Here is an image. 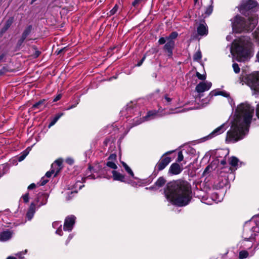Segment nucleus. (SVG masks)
<instances>
[{"instance_id": "29", "label": "nucleus", "mask_w": 259, "mask_h": 259, "mask_svg": "<svg viewBox=\"0 0 259 259\" xmlns=\"http://www.w3.org/2000/svg\"><path fill=\"white\" fill-rule=\"evenodd\" d=\"M91 167L90 166L88 168V170L87 172H91ZM90 179H95V177L94 176L91 175H88V173H87L85 175V176L84 177H83L81 178V181H82V183H84L85 182V180Z\"/></svg>"}, {"instance_id": "48", "label": "nucleus", "mask_w": 259, "mask_h": 259, "mask_svg": "<svg viewBox=\"0 0 259 259\" xmlns=\"http://www.w3.org/2000/svg\"><path fill=\"white\" fill-rule=\"evenodd\" d=\"M117 10V8L116 6H115L110 11V14L113 15L114 14Z\"/></svg>"}, {"instance_id": "18", "label": "nucleus", "mask_w": 259, "mask_h": 259, "mask_svg": "<svg viewBox=\"0 0 259 259\" xmlns=\"http://www.w3.org/2000/svg\"><path fill=\"white\" fill-rule=\"evenodd\" d=\"M36 208H37L35 206V203L32 202L30 204V205L26 213V218L28 221H30L32 219Z\"/></svg>"}, {"instance_id": "60", "label": "nucleus", "mask_w": 259, "mask_h": 259, "mask_svg": "<svg viewBox=\"0 0 259 259\" xmlns=\"http://www.w3.org/2000/svg\"><path fill=\"white\" fill-rule=\"evenodd\" d=\"M4 175V173L0 172V178H1Z\"/></svg>"}, {"instance_id": "21", "label": "nucleus", "mask_w": 259, "mask_h": 259, "mask_svg": "<svg viewBox=\"0 0 259 259\" xmlns=\"http://www.w3.org/2000/svg\"><path fill=\"white\" fill-rule=\"evenodd\" d=\"M12 236V232L9 230L4 231L0 233V241H6Z\"/></svg>"}, {"instance_id": "22", "label": "nucleus", "mask_w": 259, "mask_h": 259, "mask_svg": "<svg viewBox=\"0 0 259 259\" xmlns=\"http://www.w3.org/2000/svg\"><path fill=\"white\" fill-rule=\"evenodd\" d=\"M31 30V27L30 26L25 29V30L24 31L23 33L22 34L21 39L19 40L20 44H21L24 41V40L25 39V38L27 37V36L30 33Z\"/></svg>"}, {"instance_id": "53", "label": "nucleus", "mask_w": 259, "mask_h": 259, "mask_svg": "<svg viewBox=\"0 0 259 259\" xmlns=\"http://www.w3.org/2000/svg\"><path fill=\"white\" fill-rule=\"evenodd\" d=\"M232 39H233V37L231 35H228L226 37V39L228 41H231Z\"/></svg>"}, {"instance_id": "34", "label": "nucleus", "mask_w": 259, "mask_h": 259, "mask_svg": "<svg viewBox=\"0 0 259 259\" xmlns=\"http://www.w3.org/2000/svg\"><path fill=\"white\" fill-rule=\"evenodd\" d=\"M202 58V55L200 51H197L193 56V59L195 61H199L201 60Z\"/></svg>"}, {"instance_id": "35", "label": "nucleus", "mask_w": 259, "mask_h": 259, "mask_svg": "<svg viewBox=\"0 0 259 259\" xmlns=\"http://www.w3.org/2000/svg\"><path fill=\"white\" fill-rule=\"evenodd\" d=\"M28 153H29V151H28L27 150L24 151L20 156L18 157V158H17L19 162L23 161L25 158L26 156L28 154Z\"/></svg>"}, {"instance_id": "36", "label": "nucleus", "mask_w": 259, "mask_h": 259, "mask_svg": "<svg viewBox=\"0 0 259 259\" xmlns=\"http://www.w3.org/2000/svg\"><path fill=\"white\" fill-rule=\"evenodd\" d=\"M107 166L114 169H116L117 166L115 163L113 161H108L106 164Z\"/></svg>"}, {"instance_id": "24", "label": "nucleus", "mask_w": 259, "mask_h": 259, "mask_svg": "<svg viewBox=\"0 0 259 259\" xmlns=\"http://www.w3.org/2000/svg\"><path fill=\"white\" fill-rule=\"evenodd\" d=\"M239 160L237 158L234 156H232L230 158L229 163L231 166L237 169L238 166Z\"/></svg>"}, {"instance_id": "27", "label": "nucleus", "mask_w": 259, "mask_h": 259, "mask_svg": "<svg viewBox=\"0 0 259 259\" xmlns=\"http://www.w3.org/2000/svg\"><path fill=\"white\" fill-rule=\"evenodd\" d=\"M136 180H137V182L133 181V180H131V179H127L126 181L125 182V183L130 184L131 186L133 187H136L137 186H140V180L138 178V179H135Z\"/></svg>"}, {"instance_id": "31", "label": "nucleus", "mask_w": 259, "mask_h": 259, "mask_svg": "<svg viewBox=\"0 0 259 259\" xmlns=\"http://www.w3.org/2000/svg\"><path fill=\"white\" fill-rule=\"evenodd\" d=\"M165 183V180L163 177H160L155 182V185L158 188L163 186Z\"/></svg>"}, {"instance_id": "41", "label": "nucleus", "mask_w": 259, "mask_h": 259, "mask_svg": "<svg viewBox=\"0 0 259 259\" xmlns=\"http://www.w3.org/2000/svg\"><path fill=\"white\" fill-rule=\"evenodd\" d=\"M233 68L234 72L236 73H238L239 72V71H240V68H239V66L237 64L234 63L233 64Z\"/></svg>"}, {"instance_id": "14", "label": "nucleus", "mask_w": 259, "mask_h": 259, "mask_svg": "<svg viewBox=\"0 0 259 259\" xmlns=\"http://www.w3.org/2000/svg\"><path fill=\"white\" fill-rule=\"evenodd\" d=\"M175 46V41L174 40H167V42L164 46L163 49L166 55L169 57L172 56V50Z\"/></svg>"}, {"instance_id": "30", "label": "nucleus", "mask_w": 259, "mask_h": 259, "mask_svg": "<svg viewBox=\"0 0 259 259\" xmlns=\"http://www.w3.org/2000/svg\"><path fill=\"white\" fill-rule=\"evenodd\" d=\"M63 113H59L58 114H57L54 118L51 121V122L50 123L49 125V127H51L52 126L54 125L56 123V122L58 120V119L62 116H63Z\"/></svg>"}, {"instance_id": "7", "label": "nucleus", "mask_w": 259, "mask_h": 259, "mask_svg": "<svg viewBox=\"0 0 259 259\" xmlns=\"http://www.w3.org/2000/svg\"><path fill=\"white\" fill-rule=\"evenodd\" d=\"M255 234L252 233L251 230H246L243 234V239L239 242L238 245L240 248L249 249L255 241Z\"/></svg>"}, {"instance_id": "50", "label": "nucleus", "mask_w": 259, "mask_h": 259, "mask_svg": "<svg viewBox=\"0 0 259 259\" xmlns=\"http://www.w3.org/2000/svg\"><path fill=\"white\" fill-rule=\"evenodd\" d=\"M36 187V185L34 183H32L31 184H30L28 187V190H31V189H33L34 188H35Z\"/></svg>"}, {"instance_id": "19", "label": "nucleus", "mask_w": 259, "mask_h": 259, "mask_svg": "<svg viewBox=\"0 0 259 259\" xmlns=\"http://www.w3.org/2000/svg\"><path fill=\"white\" fill-rule=\"evenodd\" d=\"M156 114V112L155 111H150L147 113L143 119H140L139 120H137L136 123L135 124V125H138L145 121H148L153 118Z\"/></svg>"}, {"instance_id": "56", "label": "nucleus", "mask_w": 259, "mask_h": 259, "mask_svg": "<svg viewBox=\"0 0 259 259\" xmlns=\"http://www.w3.org/2000/svg\"><path fill=\"white\" fill-rule=\"evenodd\" d=\"M164 99L167 103H169L171 100V99L167 96H165Z\"/></svg>"}, {"instance_id": "47", "label": "nucleus", "mask_w": 259, "mask_h": 259, "mask_svg": "<svg viewBox=\"0 0 259 259\" xmlns=\"http://www.w3.org/2000/svg\"><path fill=\"white\" fill-rule=\"evenodd\" d=\"M66 162L68 164L72 165L74 163V160L71 157H68L66 159Z\"/></svg>"}, {"instance_id": "4", "label": "nucleus", "mask_w": 259, "mask_h": 259, "mask_svg": "<svg viewBox=\"0 0 259 259\" xmlns=\"http://www.w3.org/2000/svg\"><path fill=\"white\" fill-rule=\"evenodd\" d=\"M233 31L236 33L252 30L258 22L257 16L248 17V21L242 17L237 15L231 20Z\"/></svg>"}, {"instance_id": "28", "label": "nucleus", "mask_w": 259, "mask_h": 259, "mask_svg": "<svg viewBox=\"0 0 259 259\" xmlns=\"http://www.w3.org/2000/svg\"><path fill=\"white\" fill-rule=\"evenodd\" d=\"M45 100H40L39 102L34 104L33 105L32 107L34 109H36V108L43 109L45 107Z\"/></svg>"}, {"instance_id": "26", "label": "nucleus", "mask_w": 259, "mask_h": 259, "mask_svg": "<svg viewBox=\"0 0 259 259\" xmlns=\"http://www.w3.org/2000/svg\"><path fill=\"white\" fill-rule=\"evenodd\" d=\"M122 165L126 172L131 176L132 178L134 179H138V178L134 176V174L131 168L125 162H122Z\"/></svg>"}, {"instance_id": "63", "label": "nucleus", "mask_w": 259, "mask_h": 259, "mask_svg": "<svg viewBox=\"0 0 259 259\" xmlns=\"http://www.w3.org/2000/svg\"><path fill=\"white\" fill-rule=\"evenodd\" d=\"M194 1H195V3H196L198 1V0H194Z\"/></svg>"}, {"instance_id": "62", "label": "nucleus", "mask_w": 259, "mask_h": 259, "mask_svg": "<svg viewBox=\"0 0 259 259\" xmlns=\"http://www.w3.org/2000/svg\"><path fill=\"white\" fill-rule=\"evenodd\" d=\"M63 50H60L59 52H58V54L60 53Z\"/></svg>"}, {"instance_id": "1", "label": "nucleus", "mask_w": 259, "mask_h": 259, "mask_svg": "<svg viewBox=\"0 0 259 259\" xmlns=\"http://www.w3.org/2000/svg\"><path fill=\"white\" fill-rule=\"evenodd\" d=\"M254 109L247 103L238 105L231 121V128L227 133V143H235L247 134Z\"/></svg>"}, {"instance_id": "20", "label": "nucleus", "mask_w": 259, "mask_h": 259, "mask_svg": "<svg viewBox=\"0 0 259 259\" xmlns=\"http://www.w3.org/2000/svg\"><path fill=\"white\" fill-rule=\"evenodd\" d=\"M254 251L252 250L248 251L247 249H242L239 252L238 257L239 259H245L253 255Z\"/></svg>"}, {"instance_id": "52", "label": "nucleus", "mask_w": 259, "mask_h": 259, "mask_svg": "<svg viewBox=\"0 0 259 259\" xmlns=\"http://www.w3.org/2000/svg\"><path fill=\"white\" fill-rule=\"evenodd\" d=\"M77 104H78V102H77L75 104H74V105H71V106H69V107H68V108L66 109V110H70V109H72V108H73L75 107H76V105H77Z\"/></svg>"}, {"instance_id": "9", "label": "nucleus", "mask_w": 259, "mask_h": 259, "mask_svg": "<svg viewBox=\"0 0 259 259\" xmlns=\"http://www.w3.org/2000/svg\"><path fill=\"white\" fill-rule=\"evenodd\" d=\"M170 153L171 152H167L165 153L157 162L156 166L158 170L163 169L170 162L171 158L169 157L164 156L165 155Z\"/></svg>"}, {"instance_id": "2", "label": "nucleus", "mask_w": 259, "mask_h": 259, "mask_svg": "<svg viewBox=\"0 0 259 259\" xmlns=\"http://www.w3.org/2000/svg\"><path fill=\"white\" fill-rule=\"evenodd\" d=\"M191 192L190 186L184 182L169 183L164 191L167 201L179 206H184L189 203Z\"/></svg>"}, {"instance_id": "38", "label": "nucleus", "mask_w": 259, "mask_h": 259, "mask_svg": "<svg viewBox=\"0 0 259 259\" xmlns=\"http://www.w3.org/2000/svg\"><path fill=\"white\" fill-rule=\"evenodd\" d=\"M253 35L255 40L259 44V27L253 33Z\"/></svg>"}, {"instance_id": "37", "label": "nucleus", "mask_w": 259, "mask_h": 259, "mask_svg": "<svg viewBox=\"0 0 259 259\" xmlns=\"http://www.w3.org/2000/svg\"><path fill=\"white\" fill-rule=\"evenodd\" d=\"M178 35V33L176 32H172L168 37H166L167 40H173L174 39L176 38Z\"/></svg>"}, {"instance_id": "40", "label": "nucleus", "mask_w": 259, "mask_h": 259, "mask_svg": "<svg viewBox=\"0 0 259 259\" xmlns=\"http://www.w3.org/2000/svg\"><path fill=\"white\" fill-rule=\"evenodd\" d=\"M184 159V156L183 155V153L182 151H179L178 152V158H177V162H181Z\"/></svg>"}, {"instance_id": "33", "label": "nucleus", "mask_w": 259, "mask_h": 259, "mask_svg": "<svg viewBox=\"0 0 259 259\" xmlns=\"http://www.w3.org/2000/svg\"><path fill=\"white\" fill-rule=\"evenodd\" d=\"M186 151L188 154L190 155V159H191L192 158L193 156L195 155L196 153V151L195 149H194L193 148L191 147H189L187 149Z\"/></svg>"}, {"instance_id": "11", "label": "nucleus", "mask_w": 259, "mask_h": 259, "mask_svg": "<svg viewBox=\"0 0 259 259\" xmlns=\"http://www.w3.org/2000/svg\"><path fill=\"white\" fill-rule=\"evenodd\" d=\"M75 221V217L74 215H70L66 217L64 224V230L71 231L73 228Z\"/></svg>"}, {"instance_id": "5", "label": "nucleus", "mask_w": 259, "mask_h": 259, "mask_svg": "<svg viewBox=\"0 0 259 259\" xmlns=\"http://www.w3.org/2000/svg\"><path fill=\"white\" fill-rule=\"evenodd\" d=\"M241 82L249 86L255 93H259V72H254L243 76Z\"/></svg>"}, {"instance_id": "45", "label": "nucleus", "mask_w": 259, "mask_h": 259, "mask_svg": "<svg viewBox=\"0 0 259 259\" xmlns=\"http://www.w3.org/2000/svg\"><path fill=\"white\" fill-rule=\"evenodd\" d=\"M116 159V155L115 154H112L110 155V156L108 157V161H113L114 162V161Z\"/></svg>"}, {"instance_id": "49", "label": "nucleus", "mask_w": 259, "mask_h": 259, "mask_svg": "<svg viewBox=\"0 0 259 259\" xmlns=\"http://www.w3.org/2000/svg\"><path fill=\"white\" fill-rule=\"evenodd\" d=\"M145 56H144L142 59L138 62V63L137 64V66H140L142 65V64L143 63V62H144V61L145 60Z\"/></svg>"}, {"instance_id": "46", "label": "nucleus", "mask_w": 259, "mask_h": 259, "mask_svg": "<svg viewBox=\"0 0 259 259\" xmlns=\"http://www.w3.org/2000/svg\"><path fill=\"white\" fill-rule=\"evenodd\" d=\"M158 42L160 45L164 44L165 42H167L166 37H161L158 40Z\"/></svg>"}, {"instance_id": "15", "label": "nucleus", "mask_w": 259, "mask_h": 259, "mask_svg": "<svg viewBox=\"0 0 259 259\" xmlns=\"http://www.w3.org/2000/svg\"><path fill=\"white\" fill-rule=\"evenodd\" d=\"M182 171V168L177 163H172L168 170V172L171 175H176L179 174Z\"/></svg>"}, {"instance_id": "59", "label": "nucleus", "mask_w": 259, "mask_h": 259, "mask_svg": "<svg viewBox=\"0 0 259 259\" xmlns=\"http://www.w3.org/2000/svg\"><path fill=\"white\" fill-rule=\"evenodd\" d=\"M39 55V52L38 51H37V52H36V56H38Z\"/></svg>"}, {"instance_id": "16", "label": "nucleus", "mask_w": 259, "mask_h": 259, "mask_svg": "<svg viewBox=\"0 0 259 259\" xmlns=\"http://www.w3.org/2000/svg\"><path fill=\"white\" fill-rule=\"evenodd\" d=\"M112 174L113 180L125 183L127 178L124 175L116 170H113Z\"/></svg>"}, {"instance_id": "8", "label": "nucleus", "mask_w": 259, "mask_h": 259, "mask_svg": "<svg viewBox=\"0 0 259 259\" xmlns=\"http://www.w3.org/2000/svg\"><path fill=\"white\" fill-rule=\"evenodd\" d=\"M62 161L60 159L56 160L52 164L51 170L46 172L45 176L43 177L40 182L39 185H45L48 181L53 174L56 176L62 168Z\"/></svg>"}, {"instance_id": "44", "label": "nucleus", "mask_w": 259, "mask_h": 259, "mask_svg": "<svg viewBox=\"0 0 259 259\" xmlns=\"http://www.w3.org/2000/svg\"><path fill=\"white\" fill-rule=\"evenodd\" d=\"M13 22V18H10L8 20V21L6 22V24L7 29L11 25Z\"/></svg>"}, {"instance_id": "54", "label": "nucleus", "mask_w": 259, "mask_h": 259, "mask_svg": "<svg viewBox=\"0 0 259 259\" xmlns=\"http://www.w3.org/2000/svg\"><path fill=\"white\" fill-rule=\"evenodd\" d=\"M73 235L72 234H70L68 237L67 240L66 241V244H67L69 241L72 238Z\"/></svg>"}, {"instance_id": "61", "label": "nucleus", "mask_w": 259, "mask_h": 259, "mask_svg": "<svg viewBox=\"0 0 259 259\" xmlns=\"http://www.w3.org/2000/svg\"><path fill=\"white\" fill-rule=\"evenodd\" d=\"M3 58V57L2 56H0V60H2Z\"/></svg>"}, {"instance_id": "32", "label": "nucleus", "mask_w": 259, "mask_h": 259, "mask_svg": "<svg viewBox=\"0 0 259 259\" xmlns=\"http://www.w3.org/2000/svg\"><path fill=\"white\" fill-rule=\"evenodd\" d=\"M80 183L81 182L79 180H78L74 186L75 190L71 191V194H73V193H77V189L80 190L82 187L84 186V185H81Z\"/></svg>"}, {"instance_id": "42", "label": "nucleus", "mask_w": 259, "mask_h": 259, "mask_svg": "<svg viewBox=\"0 0 259 259\" xmlns=\"http://www.w3.org/2000/svg\"><path fill=\"white\" fill-rule=\"evenodd\" d=\"M212 12V8L211 6L207 7L205 10L206 16H208Z\"/></svg>"}, {"instance_id": "39", "label": "nucleus", "mask_w": 259, "mask_h": 259, "mask_svg": "<svg viewBox=\"0 0 259 259\" xmlns=\"http://www.w3.org/2000/svg\"><path fill=\"white\" fill-rule=\"evenodd\" d=\"M22 198L25 203H27L29 200V193H27L22 196Z\"/></svg>"}, {"instance_id": "25", "label": "nucleus", "mask_w": 259, "mask_h": 259, "mask_svg": "<svg viewBox=\"0 0 259 259\" xmlns=\"http://www.w3.org/2000/svg\"><path fill=\"white\" fill-rule=\"evenodd\" d=\"M217 95H222L224 97H228L229 96V94H228L226 92H223V91H211L209 96L211 97H213V96H217Z\"/></svg>"}, {"instance_id": "3", "label": "nucleus", "mask_w": 259, "mask_h": 259, "mask_svg": "<svg viewBox=\"0 0 259 259\" xmlns=\"http://www.w3.org/2000/svg\"><path fill=\"white\" fill-rule=\"evenodd\" d=\"M252 50V44L249 38L243 37L235 40L231 47V52L236 56L238 61H245L250 56Z\"/></svg>"}, {"instance_id": "17", "label": "nucleus", "mask_w": 259, "mask_h": 259, "mask_svg": "<svg viewBox=\"0 0 259 259\" xmlns=\"http://www.w3.org/2000/svg\"><path fill=\"white\" fill-rule=\"evenodd\" d=\"M197 30L199 35H206L208 33V29L206 24L204 22L200 23L197 27Z\"/></svg>"}, {"instance_id": "51", "label": "nucleus", "mask_w": 259, "mask_h": 259, "mask_svg": "<svg viewBox=\"0 0 259 259\" xmlns=\"http://www.w3.org/2000/svg\"><path fill=\"white\" fill-rule=\"evenodd\" d=\"M61 98V94H58L53 100V101L54 102H56L57 101H58L60 99V98Z\"/></svg>"}, {"instance_id": "13", "label": "nucleus", "mask_w": 259, "mask_h": 259, "mask_svg": "<svg viewBox=\"0 0 259 259\" xmlns=\"http://www.w3.org/2000/svg\"><path fill=\"white\" fill-rule=\"evenodd\" d=\"M227 128V125L226 123L222 124L221 126L216 128L213 130L208 136V137L209 139L213 138L218 135L224 133Z\"/></svg>"}, {"instance_id": "6", "label": "nucleus", "mask_w": 259, "mask_h": 259, "mask_svg": "<svg viewBox=\"0 0 259 259\" xmlns=\"http://www.w3.org/2000/svg\"><path fill=\"white\" fill-rule=\"evenodd\" d=\"M257 6L255 0H245L242 2L239 7V11L241 13L247 16L248 17L256 16L252 13L253 9Z\"/></svg>"}, {"instance_id": "58", "label": "nucleus", "mask_w": 259, "mask_h": 259, "mask_svg": "<svg viewBox=\"0 0 259 259\" xmlns=\"http://www.w3.org/2000/svg\"><path fill=\"white\" fill-rule=\"evenodd\" d=\"M221 163L222 164V165H224L226 164V161L225 160H222L221 161Z\"/></svg>"}, {"instance_id": "57", "label": "nucleus", "mask_w": 259, "mask_h": 259, "mask_svg": "<svg viewBox=\"0 0 259 259\" xmlns=\"http://www.w3.org/2000/svg\"><path fill=\"white\" fill-rule=\"evenodd\" d=\"M7 259H17V257L13 256H10L8 257Z\"/></svg>"}, {"instance_id": "43", "label": "nucleus", "mask_w": 259, "mask_h": 259, "mask_svg": "<svg viewBox=\"0 0 259 259\" xmlns=\"http://www.w3.org/2000/svg\"><path fill=\"white\" fill-rule=\"evenodd\" d=\"M196 76L200 80H204L206 78L204 74H201L198 72H196Z\"/></svg>"}, {"instance_id": "12", "label": "nucleus", "mask_w": 259, "mask_h": 259, "mask_svg": "<svg viewBox=\"0 0 259 259\" xmlns=\"http://www.w3.org/2000/svg\"><path fill=\"white\" fill-rule=\"evenodd\" d=\"M211 87L210 82H201L196 87L195 90L198 93L200 94L209 90Z\"/></svg>"}, {"instance_id": "55", "label": "nucleus", "mask_w": 259, "mask_h": 259, "mask_svg": "<svg viewBox=\"0 0 259 259\" xmlns=\"http://www.w3.org/2000/svg\"><path fill=\"white\" fill-rule=\"evenodd\" d=\"M23 254H24L23 252H21L17 253L16 254V255L17 256L18 258H21L22 257L21 255Z\"/></svg>"}, {"instance_id": "64", "label": "nucleus", "mask_w": 259, "mask_h": 259, "mask_svg": "<svg viewBox=\"0 0 259 259\" xmlns=\"http://www.w3.org/2000/svg\"><path fill=\"white\" fill-rule=\"evenodd\" d=\"M36 0H32V2L36 1Z\"/></svg>"}, {"instance_id": "10", "label": "nucleus", "mask_w": 259, "mask_h": 259, "mask_svg": "<svg viewBox=\"0 0 259 259\" xmlns=\"http://www.w3.org/2000/svg\"><path fill=\"white\" fill-rule=\"evenodd\" d=\"M48 198V196L47 194L39 193L33 202L35 203V206L38 208L40 206L47 204Z\"/></svg>"}, {"instance_id": "23", "label": "nucleus", "mask_w": 259, "mask_h": 259, "mask_svg": "<svg viewBox=\"0 0 259 259\" xmlns=\"http://www.w3.org/2000/svg\"><path fill=\"white\" fill-rule=\"evenodd\" d=\"M52 226H53V228H57V227H58V228L57 229V230L56 231V234H57L60 236L62 235V231L61 228L62 227V225L61 224L60 222H53L52 224Z\"/></svg>"}]
</instances>
